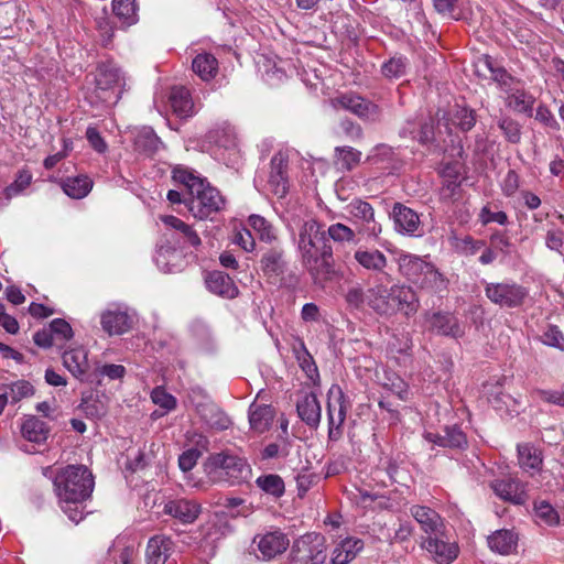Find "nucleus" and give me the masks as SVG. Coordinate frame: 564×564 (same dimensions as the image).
Instances as JSON below:
<instances>
[{
    "label": "nucleus",
    "instance_id": "nucleus-1",
    "mask_svg": "<svg viewBox=\"0 0 564 564\" xmlns=\"http://www.w3.org/2000/svg\"><path fill=\"white\" fill-rule=\"evenodd\" d=\"M296 243L302 265L315 283H323L335 276L333 248L317 220L308 219L303 223Z\"/></svg>",
    "mask_w": 564,
    "mask_h": 564
},
{
    "label": "nucleus",
    "instance_id": "nucleus-2",
    "mask_svg": "<svg viewBox=\"0 0 564 564\" xmlns=\"http://www.w3.org/2000/svg\"><path fill=\"white\" fill-rule=\"evenodd\" d=\"M53 484L63 512L75 523L82 521L83 503L95 487L91 471L85 465H68L56 473Z\"/></svg>",
    "mask_w": 564,
    "mask_h": 564
},
{
    "label": "nucleus",
    "instance_id": "nucleus-3",
    "mask_svg": "<svg viewBox=\"0 0 564 564\" xmlns=\"http://www.w3.org/2000/svg\"><path fill=\"white\" fill-rule=\"evenodd\" d=\"M399 273L409 282L422 290L443 292L447 289V280L429 261V256L420 257L402 250L393 251Z\"/></svg>",
    "mask_w": 564,
    "mask_h": 564
},
{
    "label": "nucleus",
    "instance_id": "nucleus-4",
    "mask_svg": "<svg viewBox=\"0 0 564 564\" xmlns=\"http://www.w3.org/2000/svg\"><path fill=\"white\" fill-rule=\"evenodd\" d=\"M213 480H224L229 485H240L251 477V467L247 459L228 451L212 454L206 463Z\"/></svg>",
    "mask_w": 564,
    "mask_h": 564
},
{
    "label": "nucleus",
    "instance_id": "nucleus-5",
    "mask_svg": "<svg viewBox=\"0 0 564 564\" xmlns=\"http://www.w3.org/2000/svg\"><path fill=\"white\" fill-rule=\"evenodd\" d=\"M420 546L435 564H452L459 555V545L446 528L422 535Z\"/></svg>",
    "mask_w": 564,
    "mask_h": 564
},
{
    "label": "nucleus",
    "instance_id": "nucleus-6",
    "mask_svg": "<svg viewBox=\"0 0 564 564\" xmlns=\"http://www.w3.org/2000/svg\"><path fill=\"white\" fill-rule=\"evenodd\" d=\"M485 295L501 308H517L528 299L529 290L513 281L486 282Z\"/></svg>",
    "mask_w": 564,
    "mask_h": 564
},
{
    "label": "nucleus",
    "instance_id": "nucleus-7",
    "mask_svg": "<svg viewBox=\"0 0 564 564\" xmlns=\"http://www.w3.org/2000/svg\"><path fill=\"white\" fill-rule=\"evenodd\" d=\"M225 203V198L219 191L210 186L208 182L185 199L189 213L200 220L207 219L213 214L224 209Z\"/></svg>",
    "mask_w": 564,
    "mask_h": 564
},
{
    "label": "nucleus",
    "instance_id": "nucleus-8",
    "mask_svg": "<svg viewBox=\"0 0 564 564\" xmlns=\"http://www.w3.org/2000/svg\"><path fill=\"white\" fill-rule=\"evenodd\" d=\"M328 438L338 441L343 435V425L349 409V401L338 384L327 391Z\"/></svg>",
    "mask_w": 564,
    "mask_h": 564
},
{
    "label": "nucleus",
    "instance_id": "nucleus-9",
    "mask_svg": "<svg viewBox=\"0 0 564 564\" xmlns=\"http://www.w3.org/2000/svg\"><path fill=\"white\" fill-rule=\"evenodd\" d=\"M293 560L303 564H322L326 560L325 538L316 532L296 539L292 546Z\"/></svg>",
    "mask_w": 564,
    "mask_h": 564
},
{
    "label": "nucleus",
    "instance_id": "nucleus-10",
    "mask_svg": "<svg viewBox=\"0 0 564 564\" xmlns=\"http://www.w3.org/2000/svg\"><path fill=\"white\" fill-rule=\"evenodd\" d=\"M390 303H381L379 306L384 312V316H393L401 313L405 316L414 315L419 307L420 301L411 286L404 284H394L390 286Z\"/></svg>",
    "mask_w": 564,
    "mask_h": 564
},
{
    "label": "nucleus",
    "instance_id": "nucleus-11",
    "mask_svg": "<svg viewBox=\"0 0 564 564\" xmlns=\"http://www.w3.org/2000/svg\"><path fill=\"white\" fill-rule=\"evenodd\" d=\"M355 225L359 226V232L368 237L377 238L381 231V225L376 221L372 206L362 199H352L346 207Z\"/></svg>",
    "mask_w": 564,
    "mask_h": 564
},
{
    "label": "nucleus",
    "instance_id": "nucleus-12",
    "mask_svg": "<svg viewBox=\"0 0 564 564\" xmlns=\"http://www.w3.org/2000/svg\"><path fill=\"white\" fill-rule=\"evenodd\" d=\"M335 107H340L365 121H378L381 117V110L375 102L365 99L356 94H344L333 101Z\"/></svg>",
    "mask_w": 564,
    "mask_h": 564
},
{
    "label": "nucleus",
    "instance_id": "nucleus-13",
    "mask_svg": "<svg viewBox=\"0 0 564 564\" xmlns=\"http://www.w3.org/2000/svg\"><path fill=\"white\" fill-rule=\"evenodd\" d=\"M392 219L395 231L401 235L410 237H421L424 235L419 214L401 203L393 205Z\"/></svg>",
    "mask_w": 564,
    "mask_h": 564
},
{
    "label": "nucleus",
    "instance_id": "nucleus-14",
    "mask_svg": "<svg viewBox=\"0 0 564 564\" xmlns=\"http://www.w3.org/2000/svg\"><path fill=\"white\" fill-rule=\"evenodd\" d=\"M425 322L429 332L436 335L447 336L452 338H460L465 333L464 327L460 325L458 318L451 313H426Z\"/></svg>",
    "mask_w": 564,
    "mask_h": 564
},
{
    "label": "nucleus",
    "instance_id": "nucleus-15",
    "mask_svg": "<svg viewBox=\"0 0 564 564\" xmlns=\"http://www.w3.org/2000/svg\"><path fill=\"white\" fill-rule=\"evenodd\" d=\"M476 74L485 79H491L505 91L509 93L516 84L514 78L488 55L480 56L475 63Z\"/></svg>",
    "mask_w": 564,
    "mask_h": 564
},
{
    "label": "nucleus",
    "instance_id": "nucleus-16",
    "mask_svg": "<svg viewBox=\"0 0 564 564\" xmlns=\"http://www.w3.org/2000/svg\"><path fill=\"white\" fill-rule=\"evenodd\" d=\"M263 393L264 392L261 390L257 394V398L250 404L248 411L250 429L258 434H262L270 429L275 415V411L271 404L259 401L263 398Z\"/></svg>",
    "mask_w": 564,
    "mask_h": 564
},
{
    "label": "nucleus",
    "instance_id": "nucleus-17",
    "mask_svg": "<svg viewBox=\"0 0 564 564\" xmlns=\"http://www.w3.org/2000/svg\"><path fill=\"white\" fill-rule=\"evenodd\" d=\"M163 512L180 521L182 524L195 522L202 512V506L188 499H174L164 503Z\"/></svg>",
    "mask_w": 564,
    "mask_h": 564
},
{
    "label": "nucleus",
    "instance_id": "nucleus-18",
    "mask_svg": "<svg viewBox=\"0 0 564 564\" xmlns=\"http://www.w3.org/2000/svg\"><path fill=\"white\" fill-rule=\"evenodd\" d=\"M254 541H257L258 550L260 551L262 558L267 561L282 554L290 544L286 534L280 530L258 535Z\"/></svg>",
    "mask_w": 564,
    "mask_h": 564
},
{
    "label": "nucleus",
    "instance_id": "nucleus-19",
    "mask_svg": "<svg viewBox=\"0 0 564 564\" xmlns=\"http://www.w3.org/2000/svg\"><path fill=\"white\" fill-rule=\"evenodd\" d=\"M174 551V542L164 534L149 539L145 549L147 564H165Z\"/></svg>",
    "mask_w": 564,
    "mask_h": 564
},
{
    "label": "nucleus",
    "instance_id": "nucleus-20",
    "mask_svg": "<svg viewBox=\"0 0 564 564\" xmlns=\"http://www.w3.org/2000/svg\"><path fill=\"white\" fill-rule=\"evenodd\" d=\"M102 329L109 335H121L132 326L131 316L119 307L108 308L100 316Z\"/></svg>",
    "mask_w": 564,
    "mask_h": 564
},
{
    "label": "nucleus",
    "instance_id": "nucleus-21",
    "mask_svg": "<svg viewBox=\"0 0 564 564\" xmlns=\"http://www.w3.org/2000/svg\"><path fill=\"white\" fill-rule=\"evenodd\" d=\"M410 513L420 524L423 535H431L446 528L441 516L430 507L414 505L410 508Z\"/></svg>",
    "mask_w": 564,
    "mask_h": 564
},
{
    "label": "nucleus",
    "instance_id": "nucleus-22",
    "mask_svg": "<svg viewBox=\"0 0 564 564\" xmlns=\"http://www.w3.org/2000/svg\"><path fill=\"white\" fill-rule=\"evenodd\" d=\"M64 367L78 380L85 381L89 371L88 352L83 347L65 350Z\"/></svg>",
    "mask_w": 564,
    "mask_h": 564
},
{
    "label": "nucleus",
    "instance_id": "nucleus-23",
    "mask_svg": "<svg viewBox=\"0 0 564 564\" xmlns=\"http://www.w3.org/2000/svg\"><path fill=\"white\" fill-rule=\"evenodd\" d=\"M491 488L499 498L514 505H523L527 500L524 486L517 479L496 480L491 484Z\"/></svg>",
    "mask_w": 564,
    "mask_h": 564
},
{
    "label": "nucleus",
    "instance_id": "nucleus-24",
    "mask_svg": "<svg viewBox=\"0 0 564 564\" xmlns=\"http://www.w3.org/2000/svg\"><path fill=\"white\" fill-rule=\"evenodd\" d=\"M296 411L301 420L310 427H317L319 425L322 409L315 393L303 394L296 403Z\"/></svg>",
    "mask_w": 564,
    "mask_h": 564
},
{
    "label": "nucleus",
    "instance_id": "nucleus-25",
    "mask_svg": "<svg viewBox=\"0 0 564 564\" xmlns=\"http://www.w3.org/2000/svg\"><path fill=\"white\" fill-rule=\"evenodd\" d=\"M444 433V435H441L425 432L423 436L427 442L442 447L462 448L467 444L466 435L457 425L446 426Z\"/></svg>",
    "mask_w": 564,
    "mask_h": 564
},
{
    "label": "nucleus",
    "instance_id": "nucleus-26",
    "mask_svg": "<svg viewBox=\"0 0 564 564\" xmlns=\"http://www.w3.org/2000/svg\"><path fill=\"white\" fill-rule=\"evenodd\" d=\"M192 70L203 82H210L218 75L219 62L214 54L200 52L192 61Z\"/></svg>",
    "mask_w": 564,
    "mask_h": 564
},
{
    "label": "nucleus",
    "instance_id": "nucleus-27",
    "mask_svg": "<svg viewBox=\"0 0 564 564\" xmlns=\"http://www.w3.org/2000/svg\"><path fill=\"white\" fill-rule=\"evenodd\" d=\"M206 285L210 292L227 299H234L239 293L234 280L221 271L209 273L206 278Z\"/></svg>",
    "mask_w": 564,
    "mask_h": 564
},
{
    "label": "nucleus",
    "instance_id": "nucleus-28",
    "mask_svg": "<svg viewBox=\"0 0 564 564\" xmlns=\"http://www.w3.org/2000/svg\"><path fill=\"white\" fill-rule=\"evenodd\" d=\"M170 104L174 113L180 118H188L195 113L189 90L184 86H175L171 89Z\"/></svg>",
    "mask_w": 564,
    "mask_h": 564
},
{
    "label": "nucleus",
    "instance_id": "nucleus-29",
    "mask_svg": "<svg viewBox=\"0 0 564 564\" xmlns=\"http://www.w3.org/2000/svg\"><path fill=\"white\" fill-rule=\"evenodd\" d=\"M160 220L166 226L167 229L174 230L180 235L183 243H187L192 247L200 246L202 241L197 232L182 219L173 215H162Z\"/></svg>",
    "mask_w": 564,
    "mask_h": 564
},
{
    "label": "nucleus",
    "instance_id": "nucleus-30",
    "mask_svg": "<svg viewBox=\"0 0 564 564\" xmlns=\"http://www.w3.org/2000/svg\"><path fill=\"white\" fill-rule=\"evenodd\" d=\"M123 83V75L120 68L112 62H106L98 66L96 85L100 90L120 86Z\"/></svg>",
    "mask_w": 564,
    "mask_h": 564
},
{
    "label": "nucleus",
    "instance_id": "nucleus-31",
    "mask_svg": "<svg viewBox=\"0 0 564 564\" xmlns=\"http://www.w3.org/2000/svg\"><path fill=\"white\" fill-rule=\"evenodd\" d=\"M354 259L364 269L373 272H383L388 264L387 257L380 250L357 249Z\"/></svg>",
    "mask_w": 564,
    "mask_h": 564
},
{
    "label": "nucleus",
    "instance_id": "nucleus-32",
    "mask_svg": "<svg viewBox=\"0 0 564 564\" xmlns=\"http://www.w3.org/2000/svg\"><path fill=\"white\" fill-rule=\"evenodd\" d=\"M161 144V141L151 127H142L134 132V150L145 155L154 154Z\"/></svg>",
    "mask_w": 564,
    "mask_h": 564
},
{
    "label": "nucleus",
    "instance_id": "nucleus-33",
    "mask_svg": "<svg viewBox=\"0 0 564 564\" xmlns=\"http://www.w3.org/2000/svg\"><path fill=\"white\" fill-rule=\"evenodd\" d=\"M261 270L268 279H278L284 274L285 262L283 253L276 249L267 251L260 261Z\"/></svg>",
    "mask_w": 564,
    "mask_h": 564
},
{
    "label": "nucleus",
    "instance_id": "nucleus-34",
    "mask_svg": "<svg viewBox=\"0 0 564 564\" xmlns=\"http://www.w3.org/2000/svg\"><path fill=\"white\" fill-rule=\"evenodd\" d=\"M172 177L175 182L184 185L187 188L189 196L202 188V186L207 182L194 170L184 165H176L173 167Z\"/></svg>",
    "mask_w": 564,
    "mask_h": 564
},
{
    "label": "nucleus",
    "instance_id": "nucleus-35",
    "mask_svg": "<svg viewBox=\"0 0 564 564\" xmlns=\"http://www.w3.org/2000/svg\"><path fill=\"white\" fill-rule=\"evenodd\" d=\"M21 433L26 441L41 444L46 441L48 430L43 421L35 416H30L23 421Z\"/></svg>",
    "mask_w": 564,
    "mask_h": 564
},
{
    "label": "nucleus",
    "instance_id": "nucleus-36",
    "mask_svg": "<svg viewBox=\"0 0 564 564\" xmlns=\"http://www.w3.org/2000/svg\"><path fill=\"white\" fill-rule=\"evenodd\" d=\"M490 550L499 554H510L517 546V536L509 530H498L488 536Z\"/></svg>",
    "mask_w": 564,
    "mask_h": 564
},
{
    "label": "nucleus",
    "instance_id": "nucleus-37",
    "mask_svg": "<svg viewBox=\"0 0 564 564\" xmlns=\"http://www.w3.org/2000/svg\"><path fill=\"white\" fill-rule=\"evenodd\" d=\"M62 188L64 193L74 199L86 197L93 188V181L86 175L66 178Z\"/></svg>",
    "mask_w": 564,
    "mask_h": 564
},
{
    "label": "nucleus",
    "instance_id": "nucleus-38",
    "mask_svg": "<svg viewBox=\"0 0 564 564\" xmlns=\"http://www.w3.org/2000/svg\"><path fill=\"white\" fill-rule=\"evenodd\" d=\"M366 161L370 164L381 165L384 169H395L398 164L394 150L383 143L372 148Z\"/></svg>",
    "mask_w": 564,
    "mask_h": 564
},
{
    "label": "nucleus",
    "instance_id": "nucleus-39",
    "mask_svg": "<svg viewBox=\"0 0 564 564\" xmlns=\"http://www.w3.org/2000/svg\"><path fill=\"white\" fill-rule=\"evenodd\" d=\"M288 167V160L283 153H276L271 159V174L270 182L276 184L275 193L284 195L286 193L285 171Z\"/></svg>",
    "mask_w": 564,
    "mask_h": 564
},
{
    "label": "nucleus",
    "instance_id": "nucleus-40",
    "mask_svg": "<svg viewBox=\"0 0 564 564\" xmlns=\"http://www.w3.org/2000/svg\"><path fill=\"white\" fill-rule=\"evenodd\" d=\"M401 137H411L420 143L425 144L433 140L434 126L431 122L416 123L408 121L400 131Z\"/></svg>",
    "mask_w": 564,
    "mask_h": 564
},
{
    "label": "nucleus",
    "instance_id": "nucleus-41",
    "mask_svg": "<svg viewBox=\"0 0 564 564\" xmlns=\"http://www.w3.org/2000/svg\"><path fill=\"white\" fill-rule=\"evenodd\" d=\"M112 11L124 26H130L138 21L135 0H112Z\"/></svg>",
    "mask_w": 564,
    "mask_h": 564
},
{
    "label": "nucleus",
    "instance_id": "nucleus-42",
    "mask_svg": "<svg viewBox=\"0 0 564 564\" xmlns=\"http://www.w3.org/2000/svg\"><path fill=\"white\" fill-rule=\"evenodd\" d=\"M518 459L525 471L539 470L543 462L541 453L529 444L518 445Z\"/></svg>",
    "mask_w": 564,
    "mask_h": 564
},
{
    "label": "nucleus",
    "instance_id": "nucleus-43",
    "mask_svg": "<svg viewBox=\"0 0 564 564\" xmlns=\"http://www.w3.org/2000/svg\"><path fill=\"white\" fill-rule=\"evenodd\" d=\"M361 160V152L351 147L335 148V164L341 171H351Z\"/></svg>",
    "mask_w": 564,
    "mask_h": 564
},
{
    "label": "nucleus",
    "instance_id": "nucleus-44",
    "mask_svg": "<svg viewBox=\"0 0 564 564\" xmlns=\"http://www.w3.org/2000/svg\"><path fill=\"white\" fill-rule=\"evenodd\" d=\"M507 97V104L510 108L518 112H527L532 109L534 98L522 88L511 87Z\"/></svg>",
    "mask_w": 564,
    "mask_h": 564
},
{
    "label": "nucleus",
    "instance_id": "nucleus-45",
    "mask_svg": "<svg viewBox=\"0 0 564 564\" xmlns=\"http://www.w3.org/2000/svg\"><path fill=\"white\" fill-rule=\"evenodd\" d=\"M391 297L392 296L390 295V288L383 284H377L367 290L368 306L381 316H384V312L379 306L381 305L382 302L387 304L390 303Z\"/></svg>",
    "mask_w": 564,
    "mask_h": 564
},
{
    "label": "nucleus",
    "instance_id": "nucleus-46",
    "mask_svg": "<svg viewBox=\"0 0 564 564\" xmlns=\"http://www.w3.org/2000/svg\"><path fill=\"white\" fill-rule=\"evenodd\" d=\"M256 484L262 491L275 498L282 497L285 491L283 479L275 474L262 475L257 478Z\"/></svg>",
    "mask_w": 564,
    "mask_h": 564
},
{
    "label": "nucleus",
    "instance_id": "nucleus-47",
    "mask_svg": "<svg viewBox=\"0 0 564 564\" xmlns=\"http://www.w3.org/2000/svg\"><path fill=\"white\" fill-rule=\"evenodd\" d=\"M32 178V174L29 170L23 169L19 171L15 180L4 188V197L11 199L23 193L31 185Z\"/></svg>",
    "mask_w": 564,
    "mask_h": 564
},
{
    "label": "nucleus",
    "instance_id": "nucleus-48",
    "mask_svg": "<svg viewBox=\"0 0 564 564\" xmlns=\"http://www.w3.org/2000/svg\"><path fill=\"white\" fill-rule=\"evenodd\" d=\"M408 69V61L402 56H393L382 64V75L389 79H398L405 75Z\"/></svg>",
    "mask_w": 564,
    "mask_h": 564
},
{
    "label": "nucleus",
    "instance_id": "nucleus-49",
    "mask_svg": "<svg viewBox=\"0 0 564 564\" xmlns=\"http://www.w3.org/2000/svg\"><path fill=\"white\" fill-rule=\"evenodd\" d=\"M248 223L250 227L258 232L261 240L271 242L276 238L272 225L262 216L251 215Z\"/></svg>",
    "mask_w": 564,
    "mask_h": 564
},
{
    "label": "nucleus",
    "instance_id": "nucleus-50",
    "mask_svg": "<svg viewBox=\"0 0 564 564\" xmlns=\"http://www.w3.org/2000/svg\"><path fill=\"white\" fill-rule=\"evenodd\" d=\"M9 394V402L17 403L22 399L32 397L34 393L33 386L25 381L19 380L6 387V391Z\"/></svg>",
    "mask_w": 564,
    "mask_h": 564
},
{
    "label": "nucleus",
    "instance_id": "nucleus-51",
    "mask_svg": "<svg viewBox=\"0 0 564 564\" xmlns=\"http://www.w3.org/2000/svg\"><path fill=\"white\" fill-rule=\"evenodd\" d=\"M534 513L540 522L546 525H555L558 523L560 517L557 511L545 500L534 503Z\"/></svg>",
    "mask_w": 564,
    "mask_h": 564
},
{
    "label": "nucleus",
    "instance_id": "nucleus-52",
    "mask_svg": "<svg viewBox=\"0 0 564 564\" xmlns=\"http://www.w3.org/2000/svg\"><path fill=\"white\" fill-rule=\"evenodd\" d=\"M327 235L333 241L339 243L355 242L356 240L355 230L341 223L330 225L327 229Z\"/></svg>",
    "mask_w": 564,
    "mask_h": 564
},
{
    "label": "nucleus",
    "instance_id": "nucleus-53",
    "mask_svg": "<svg viewBox=\"0 0 564 564\" xmlns=\"http://www.w3.org/2000/svg\"><path fill=\"white\" fill-rule=\"evenodd\" d=\"M485 246L486 242L484 240L474 239L471 236H466L456 242L457 251L466 257L476 254Z\"/></svg>",
    "mask_w": 564,
    "mask_h": 564
},
{
    "label": "nucleus",
    "instance_id": "nucleus-54",
    "mask_svg": "<svg viewBox=\"0 0 564 564\" xmlns=\"http://www.w3.org/2000/svg\"><path fill=\"white\" fill-rule=\"evenodd\" d=\"M210 138L214 139V141L219 147H223L225 149L235 148L237 144L235 130L230 126H226L220 130H216Z\"/></svg>",
    "mask_w": 564,
    "mask_h": 564
},
{
    "label": "nucleus",
    "instance_id": "nucleus-55",
    "mask_svg": "<svg viewBox=\"0 0 564 564\" xmlns=\"http://www.w3.org/2000/svg\"><path fill=\"white\" fill-rule=\"evenodd\" d=\"M151 399L153 403L164 409L166 412L176 408V399L161 387L153 389L151 392Z\"/></svg>",
    "mask_w": 564,
    "mask_h": 564
},
{
    "label": "nucleus",
    "instance_id": "nucleus-56",
    "mask_svg": "<svg viewBox=\"0 0 564 564\" xmlns=\"http://www.w3.org/2000/svg\"><path fill=\"white\" fill-rule=\"evenodd\" d=\"M50 329L53 338H58L64 341L69 340L74 336L72 326L63 318L53 319L50 323Z\"/></svg>",
    "mask_w": 564,
    "mask_h": 564
},
{
    "label": "nucleus",
    "instance_id": "nucleus-57",
    "mask_svg": "<svg viewBox=\"0 0 564 564\" xmlns=\"http://www.w3.org/2000/svg\"><path fill=\"white\" fill-rule=\"evenodd\" d=\"M499 128L503 131L506 138L511 143H518L521 138L520 126L510 118H502L499 121Z\"/></svg>",
    "mask_w": 564,
    "mask_h": 564
},
{
    "label": "nucleus",
    "instance_id": "nucleus-58",
    "mask_svg": "<svg viewBox=\"0 0 564 564\" xmlns=\"http://www.w3.org/2000/svg\"><path fill=\"white\" fill-rule=\"evenodd\" d=\"M542 340L545 345L564 350V335L557 326L550 325L543 333Z\"/></svg>",
    "mask_w": 564,
    "mask_h": 564
},
{
    "label": "nucleus",
    "instance_id": "nucleus-59",
    "mask_svg": "<svg viewBox=\"0 0 564 564\" xmlns=\"http://www.w3.org/2000/svg\"><path fill=\"white\" fill-rule=\"evenodd\" d=\"M436 11L443 15L458 20L460 17L458 0H433Z\"/></svg>",
    "mask_w": 564,
    "mask_h": 564
},
{
    "label": "nucleus",
    "instance_id": "nucleus-60",
    "mask_svg": "<svg viewBox=\"0 0 564 564\" xmlns=\"http://www.w3.org/2000/svg\"><path fill=\"white\" fill-rule=\"evenodd\" d=\"M364 541L357 538H347L338 544L341 552H344L350 561L358 555V553L364 549Z\"/></svg>",
    "mask_w": 564,
    "mask_h": 564
},
{
    "label": "nucleus",
    "instance_id": "nucleus-61",
    "mask_svg": "<svg viewBox=\"0 0 564 564\" xmlns=\"http://www.w3.org/2000/svg\"><path fill=\"white\" fill-rule=\"evenodd\" d=\"M533 394L540 400L558 406H564V389L563 390H535Z\"/></svg>",
    "mask_w": 564,
    "mask_h": 564
},
{
    "label": "nucleus",
    "instance_id": "nucleus-62",
    "mask_svg": "<svg viewBox=\"0 0 564 564\" xmlns=\"http://www.w3.org/2000/svg\"><path fill=\"white\" fill-rule=\"evenodd\" d=\"M200 451L197 448H189L185 452H183L178 458V466L183 471H189L194 468L196 465L199 456Z\"/></svg>",
    "mask_w": 564,
    "mask_h": 564
},
{
    "label": "nucleus",
    "instance_id": "nucleus-63",
    "mask_svg": "<svg viewBox=\"0 0 564 564\" xmlns=\"http://www.w3.org/2000/svg\"><path fill=\"white\" fill-rule=\"evenodd\" d=\"M414 528L408 521H400L392 536L389 538L391 544L408 541L413 534Z\"/></svg>",
    "mask_w": 564,
    "mask_h": 564
},
{
    "label": "nucleus",
    "instance_id": "nucleus-64",
    "mask_svg": "<svg viewBox=\"0 0 564 564\" xmlns=\"http://www.w3.org/2000/svg\"><path fill=\"white\" fill-rule=\"evenodd\" d=\"M479 218L482 225H488L489 223L506 225L508 223V216L505 212H491L487 206L481 209Z\"/></svg>",
    "mask_w": 564,
    "mask_h": 564
}]
</instances>
